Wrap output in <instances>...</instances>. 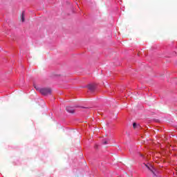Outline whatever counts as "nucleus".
Instances as JSON below:
<instances>
[{
  "label": "nucleus",
  "instance_id": "obj_2",
  "mask_svg": "<svg viewBox=\"0 0 177 177\" xmlns=\"http://www.w3.org/2000/svg\"><path fill=\"white\" fill-rule=\"evenodd\" d=\"M145 167H146L147 168H148V169L149 171H151V172H152V174H153V176H157V174H156V172L154 171V167H153V166H149L146 164H144Z\"/></svg>",
  "mask_w": 177,
  "mask_h": 177
},
{
  "label": "nucleus",
  "instance_id": "obj_3",
  "mask_svg": "<svg viewBox=\"0 0 177 177\" xmlns=\"http://www.w3.org/2000/svg\"><path fill=\"white\" fill-rule=\"evenodd\" d=\"M66 110L68 113H71V114H74V109L71 106H67Z\"/></svg>",
  "mask_w": 177,
  "mask_h": 177
},
{
  "label": "nucleus",
  "instance_id": "obj_6",
  "mask_svg": "<svg viewBox=\"0 0 177 177\" xmlns=\"http://www.w3.org/2000/svg\"><path fill=\"white\" fill-rule=\"evenodd\" d=\"M133 127L134 129H136V122L133 123Z\"/></svg>",
  "mask_w": 177,
  "mask_h": 177
},
{
  "label": "nucleus",
  "instance_id": "obj_1",
  "mask_svg": "<svg viewBox=\"0 0 177 177\" xmlns=\"http://www.w3.org/2000/svg\"><path fill=\"white\" fill-rule=\"evenodd\" d=\"M37 91H39L44 96H48V95H51L52 93V89L49 88H38L35 87Z\"/></svg>",
  "mask_w": 177,
  "mask_h": 177
},
{
  "label": "nucleus",
  "instance_id": "obj_7",
  "mask_svg": "<svg viewBox=\"0 0 177 177\" xmlns=\"http://www.w3.org/2000/svg\"><path fill=\"white\" fill-rule=\"evenodd\" d=\"M104 145H107V141H104Z\"/></svg>",
  "mask_w": 177,
  "mask_h": 177
},
{
  "label": "nucleus",
  "instance_id": "obj_4",
  "mask_svg": "<svg viewBox=\"0 0 177 177\" xmlns=\"http://www.w3.org/2000/svg\"><path fill=\"white\" fill-rule=\"evenodd\" d=\"M87 88L89 89V91L93 92L95 91V84H88Z\"/></svg>",
  "mask_w": 177,
  "mask_h": 177
},
{
  "label": "nucleus",
  "instance_id": "obj_5",
  "mask_svg": "<svg viewBox=\"0 0 177 177\" xmlns=\"http://www.w3.org/2000/svg\"><path fill=\"white\" fill-rule=\"evenodd\" d=\"M21 21L24 23V12H22V15L21 16Z\"/></svg>",
  "mask_w": 177,
  "mask_h": 177
}]
</instances>
